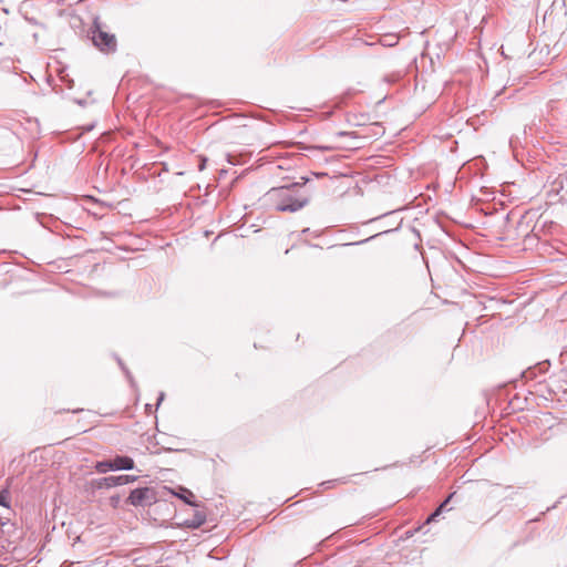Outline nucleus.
Wrapping results in <instances>:
<instances>
[{"instance_id":"obj_1","label":"nucleus","mask_w":567,"mask_h":567,"mask_svg":"<svg viewBox=\"0 0 567 567\" xmlns=\"http://www.w3.org/2000/svg\"><path fill=\"white\" fill-rule=\"evenodd\" d=\"M268 204L278 212H297L301 209L306 200L293 196L291 189L286 187L272 188L266 195Z\"/></svg>"},{"instance_id":"obj_2","label":"nucleus","mask_w":567,"mask_h":567,"mask_svg":"<svg viewBox=\"0 0 567 567\" xmlns=\"http://www.w3.org/2000/svg\"><path fill=\"white\" fill-rule=\"evenodd\" d=\"M156 501V492L151 487L135 488L130 493L126 499V502L133 506H147Z\"/></svg>"},{"instance_id":"obj_3","label":"nucleus","mask_w":567,"mask_h":567,"mask_svg":"<svg viewBox=\"0 0 567 567\" xmlns=\"http://www.w3.org/2000/svg\"><path fill=\"white\" fill-rule=\"evenodd\" d=\"M92 40L101 51L111 52L116 49V39L114 34H110L100 28L93 31Z\"/></svg>"},{"instance_id":"obj_4","label":"nucleus","mask_w":567,"mask_h":567,"mask_svg":"<svg viewBox=\"0 0 567 567\" xmlns=\"http://www.w3.org/2000/svg\"><path fill=\"white\" fill-rule=\"evenodd\" d=\"M137 475H130V474H121V475H110L102 480L101 483H99V486H105V487H114L120 485H125L128 483H133L137 480Z\"/></svg>"},{"instance_id":"obj_5","label":"nucleus","mask_w":567,"mask_h":567,"mask_svg":"<svg viewBox=\"0 0 567 567\" xmlns=\"http://www.w3.org/2000/svg\"><path fill=\"white\" fill-rule=\"evenodd\" d=\"M73 412H82L83 413V416L80 421H83L85 424H83L79 427L83 432H86L89 430V427H86V425H92V424L97 423L99 417L101 416V414H99L94 411H91V410H87V411L74 410Z\"/></svg>"},{"instance_id":"obj_6","label":"nucleus","mask_w":567,"mask_h":567,"mask_svg":"<svg viewBox=\"0 0 567 567\" xmlns=\"http://www.w3.org/2000/svg\"><path fill=\"white\" fill-rule=\"evenodd\" d=\"M133 463H96V471L105 473L115 470H132Z\"/></svg>"},{"instance_id":"obj_7","label":"nucleus","mask_w":567,"mask_h":567,"mask_svg":"<svg viewBox=\"0 0 567 567\" xmlns=\"http://www.w3.org/2000/svg\"><path fill=\"white\" fill-rule=\"evenodd\" d=\"M179 491H181V493L173 492V494L176 495L177 497H179L181 499H183L186 504L195 505V503L193 501L195 496L189 489L179 487Z\"/></svg>"},{"instance_id":"obj_8","label":"nucleus","mask_w":567,"mask_h":567,"mask_svg":"<svg viewBox=\"0 0 567 567\" xmlns=\"http://www.w3.org/2000/svg\"><path fill=\"white\" fill-rule=\"evenodd\" d=\"M452 497V495H450V497L443 503L440 505V507L433 513L431 514L427 519L425 520V524H430L431 522H433L435 519L436 516L440 515V513L442 512L443 507L445 506V504L449 502V499Z\"/></svg>"},{"instance_id":"obj_9","label":"nucleus","mask_w":567,"mask_h":567,"mask_svg":"<svg viewBox=\"0 0 567 567\" xmlns=\"http://www.w3.org/2000/svg\"><path fill=\"white\" fill-rule=\"evenodd\" d=\"M9 494L7 491L0 492V505L2 506H9L8 504Z\"/></svg>"},{"instance_id":"obj_10","label":"nucleus","mask_w":567,"mask_h":567,"mask_svg":"<svg viewBox=\"0 0 567 567\" xmlns=\"http://www.w3.org/2000/svg\"><path fill=\"white\" fill-rule=\"evenodd\" d=\"M319 150H322V151H333L336 150L334 146H331V145H322V146H318Z\"/></svg>"},{"instance_id":"obj_11","label":"nucleus","mask_w":567,"mask_h":567,"mask_svg":"<svg viewBox=\"0 0 567 567\" xmlns=\"http://www.w3.org/2000/svg\"><path fill=\"white\" fill-rule=\"evenodd\" d=\"M114 461H121V462H124V461H132L131 458H127V457H117L115 458Z\"/></svg>"},{"instance_id":"obj_12","label":"nucleus","mask_w":567,"mask_h":567,"mask_svg":"<svg viewBox=\"0 0 567 567\" xmlns=\"http://www.w3.org/2000/svg\"><path fill=\"white\" fill-rule=\"evenodd\" d=\"M205 163H206V159H203V161H202V163H200V165H199V169H200V171H202V169H204V167H205Z\"/></svg>"}]
</instances>
